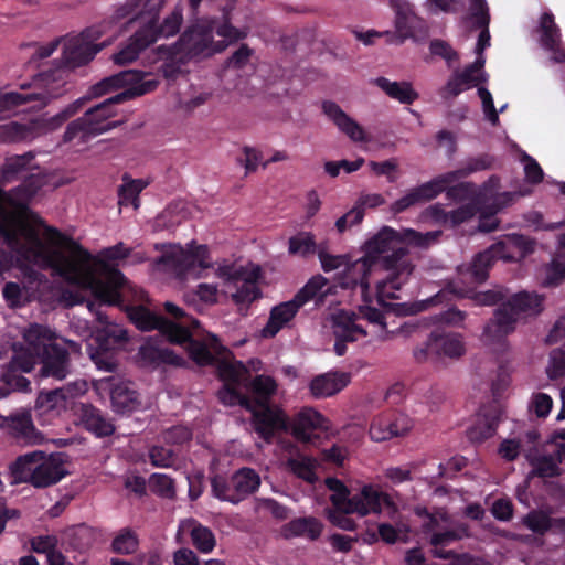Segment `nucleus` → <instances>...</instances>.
<instances>
[{"label": "nucleus", "instance_id": "64", "mask_svg": "<svg viewBox=\"0 0 565 565\" xmlns=\"http://www.w3.org/2000/svg\"><path fill=\"white\" fill-rule=\"evenodd\" d=\"M149 457L151 463L157 467H170L174 461L172 450L161 446L152 447Z\"/></svg>", "mask_w": 565, "mask_h": 565}, {"label": "nucleus", "instance_id": "46", "mask_svg": "<svg viewBox=\"0 0 565 565\" xmlns=\"http://www.w3.org/2000/svg\"><path fill=\"white\" fill-rule=\"evenodd\" d=\"M146 186L147 182L140 179L125 182L118 189V204L120 206L131 204L134 209L137 210L139 207L138 195Z\"/></svg>", "mask_w": 565, "mask_h": 565}, {"label": "nucleus", "instance_id": "12", "mask_svg": "<svg viewBox=\"0 0 565 565\" xmlns=\"http://www.w3.org/2000/svg\"><path fill=\"white\" fill-rule=\"evenodd\" d=\"M285 434L303 445L317 446L331 435V423L313 407L305 406L291 417L285 413Z\"/></svg>", "mask_w": 565, "mask_h": 565}, {"label": "nucleus", "instance_id": "27", "mask_svg": "<svg viewBox=\"0 0 565 565\" xmlns=\"http://www.w3.org/2000/svg\"><path fill=\"white\" fill-rule=\"evenodd\" d=\"M6 427L19 443L39 445L44 440L43 435L33 425L29 411H20L7 417Z\"/></svg>", "mask_w": 565, "mask_h": 565}, {"label": "nucleus", "instance_id": "28", "mask_svg": "<svg viewBox=\"0 0 565 565\" xmlns=\"http://www.w3.org/2000/svg\"><path fill=\"white\" fill-rule=\"evenodd\" d=\"M541 45L552 53L554 63H565V50L561 46V33L551 12H544L540 20Z\"/></svg>", "mask_w": 565, "mask_h": 565}, {"label": "nucleus", "instance_id": "13", "mask_svg": "<svg viewBox=\"0 0 565 565\" xmlns=\"http://www.w3.org/2000/svg\"><path fill=\"white\" fill-rule=\"evenodd\" d=\"M391 7L394 10V31H384L388 44L401 45L406 40L420 42L428 35L426 21L419 17L414 6L406 0H391Z\"/></svg>", "mask_w": 565, "mask_h": 565}, {"label": "nucleus", "instance_id": "7", "mask_svg": "<svg viewBox=\"0 0 565 565\" xmlns=\"http://www.w3.org/2000/svg\"><path fill=\"white\" fill-rule=\"evenodd\" d=\"M477 300L484 306L499 305L493 318L486 324L482 337L487 342L500 343L515 330L520 315L541 313L544 298L529 291H520L507 297L504 290H488L479 294Z\"/></svg>", "mask_w": 565, "mask_h": 565}, {"label": "nucleus", "instance_id": "24", "mask_svg": "<svg viewBox=\"0 0 565 565\" xmlns=\"http://www.w3.org/2000/svg\"><path fill=\"white\" fill-rule=\"evenodd\" d=\"M324 287H328L327 278L321 275L313 276L291 300L285 301V327L308 301L316 300L317 305L321 303L327 295Z\"/></svg>", "mask_w": 565, "mask_h": 565}, {"label": "nucleus", "instance_id": "48", "mask_svg": "<svg viewBox=\"0 0 565 565\" xmlns=\"http://www.w3.org/2000/svg\"><path fill=\"white\" fill-rule=\"evenodd\" d=\"M138 545L137 534L130 529H122L114 537L111 548L117 554L128 555L135 553Z\"/></svg>", "mask_w": 565, "mask_h": 565}, {"label": "nucleus", "instance_id": "59", "mask_svg": "<svg viewBox=\"0 0 565 565\" xmlns=\"http://www.w3.org/2000/svg\"><path fill=\"white\" fill-rule=\"evenodd\" d=\"M550 379L556 380L565 375V351L554 349L550 354V364L547 367Z\"/></svg>", "mask_w": 565, "mask_h": 565}, {"label": "nucleus", "instance_id": "54", "mask_svg": "<svg viewBox=\"0 0 565 565\" xmlns=\"http://www.w3.org/2000/svg\"><path fill=\"white\" fill-rule=\"evenodd\" d=\"M429 51L433 55L445 60L448 67H451L455 62L459 61L458 52L445 40H431L429 43Z\"/></svg>", "mask_w": 565, "mask_h": 565}, {"label": "nucleus", "instance_id": "30", "mask_svg": "<svg viewBox=\"0 0 565 565\" xmlns=\"http://www.w3.org/2000/svg\"><path fill=\"white\" fill-rule=\"evenodd\" d=\"M350 383V375L344 372L330 371L315 376L309 390L315 398H324L335 395Z\"/></svg>", "mask_w": 565, "mask_h": 565}, {"label": "nucleus", "instance_id": "58", "mask_svg": "<svg viewBox=\"0 0 565 565\" xmlns=\"http://www.w3.org/2000/svg\"><path fill=\"white\" fill-rule=\"evenodd\" d=\"M522 161L524 163L526 182L531 184L541 183L544 178V172L537 161L525 152L523 153Z\"/></svg>", "mask_w": 565, "mask_h": 565}, {"label": "nucleus", "instance_id": "33", "mask_svg": "<svg viewBox=\"0 0 565 565\" xmlns=\"http://www.w3.org/2000/svg\"><path fill=\"white\" fill-rule=\"evenodd\" d=\"M153 44V38H147L141 28H139L127 41V43L113 55L116 65H126L136 61L140 53Z\"/></svg>", "mask_w": 565, "mask_h": 565}, {"label": "nucleus", "instance_id": "18", "mask_svg": "<svg viewBox=\"0 0 565 565\" xmlns=\"http://www.w3.org/2000/svg\"><path fill=\"white\" fill-rule=\"evenodd\" d=\"M162 6V1L158 4V7H152L146 14L149 15L148 21H146L140 28L147 35V38L152 36L153 43L157 42L160 38H171L177 35L180 32V29L183 23V4L179 2L174 6L172 11L167 14L163 20L159 23V12Z\"/></svg>", "mask_w": 565, "mask_h": 565}, {"label": "nucleus", "instance_id": "35", "mask_svg": "<svg viewBox=\"0 0 565 565\" xmlns=\"http://www.w3.org/2000/svg\"><path fill=\"white\" fill-rule=\"evenodd\" d=\"M467 535L468 530L466 526L431 533L429 543L433 546V555L437 558H451L455 555V551L445 550V547Z\"/></svg>", "mask_w": 565, "mask_h": 565}, {"label": "nucleus", "instance_id": "10", "mask_svg": "<svg viewBox=\"0 0 565 565\" xmlns=\"http://www.w3.org/2000/svg\"><path fill=\"white\" fill-rule=\"evenodd\" d=\"M63 454L46 455L36 450L20 456L14 463L15 478L35 488H46L57 483L67 475Z\"/></svg>", "mask_w": 565, "mask_h": 565}, {"label": "nucleus", "instance_id": "9", "mask_svg": "<svg viewBox=\"0 0 565 565\" xmlns=\"http://www.w3.org/2000/svg\"><path fill=\"white\" fill-rule=\"evenodd\" d=\"M70 75L71 72L58 64L36 74L31 82L20 84L21 92L0 94V114L30 103H35L34 108L45 107L52 99L66 93Z\"/></svg>", "mask_w": 565, "mask_h": 565}, {"label": "nucleus", "instance_id": "2", "mask_svg": "<svg viewBox=\"0 0 565 565\" xmlns=\"http://www.w3.org/2000/svg\"><path fill=\"white\" fill-rule=\"evenodd\" d=\"M43 222L24 203L0 189V233L19 260L53 271L83 288V246L57 230L44 226L45 244L36 226Z\"/></svg>", "mask_w": 565, "mask_h": 565}, {"label": "nucleus", "instance_id": "6", "mask_svg": "<svg viewBox=\"0 0 565 565\" xmlns=\"http://www.w3.org/2000/svg\"><path fill=\"white\" fill-rule=\"evenodd\" d=\"M492 163L493 158L489 154L472 158L466 167L437 175L433 180L411 189L392 204L391 210L395 214L402 213L412 206L434 200L443 192H446L449 200H466L475 192L473 184L471 182L455 183L473 172L490 169Z\"/></svg>", "mask_w": 565, "mask_h": 565}, {"label": "nucleus", "instance_id": "11", "mask_svg": "<svg viewBox=\"0 0 565 565\" xmlns=\"http://www.w3.org/2000/svg\"><path fill=\"white\" fill-rule=\"evenodd\" d=\"M215 275L224 282L223 292L238 306H248L259 297L257 280L260 267L255 264L238 266L224 262L218 264Z\"/></svg>", "mask_w": 565, "mask_h": 565}, {"label": "nucleus", "instance_id": "60", "mask_svg": "<svg viewBox=\"0 0 565 565\" xmlns=\"http://www.w3.org/2000/svg\"><path fill=\"white\" fill-rule=\"evenodd\" d=\"M348 455V448L339 444H333L330 448L321 450L322 460L337 467L343 466Z\"/></svg>", "mask_w": 565, "mask_h": 565}, {"label": "nucleus", "instance_id": "51", "mask_svg": "<svg viewBox=\"0 0 565 565\" xmlns=\"http://www.w3.org/2000/svg\"><path fill=\"white\" fill-rule=\"evenodd\" d=\"M426 9L431 14H457L465 10L463 0H426Z\"/></svg>", "mask_w": 565, "mask_h": 565}, {"label": "nucleus", "instance_id": "34", "mask_svg": "<svg viewBox=\"0 0 565 565\" xmlns=\"http://www.w3.org/2000/svg\"><path fill=\"white\" fill-rule=\"evenodd\" d=\"M373 83L390 98L404 105H412L419 97L412 83L407 81L393 82L386 77L380 76L375 78Z\"/></svg>", "mask_w": 565, "mask_h": 565}, {"label": "nucleus", "instance_id": "31", "mask_svg": "<svg viewBox=\"0 0 565 565\" xmlns=\"http://www.w3.org/2000/svg\"><path fill=\"white\" fill-rule=\"evenodd\" d=\"M78 417L84 427L98 437L110 436L115 431L111 420L106 418L98 408L90 404L79 405Z\"/></svg>", "mask_w": 565, "mask_h": 565}, {"label": "nucleus", "instance_id": "49", "mask_svg": "<svg viewBox=\"0 0 565 565\" xmlns=\"http://www.w3.org/2000/svg\"><path fill=\"white\" fill-rule=\"evenodd\" d=\"M212 491L214 495L223 501L231 503H238L237 492L233 489L234 482L232 477L226 479L221 476H215L211 480Z\"/></svg>", "mask_w": 565, "mask_h": 565}, {"label": "nucleus", "instance_id": "45", "mask_svg": "<svg viewBox=\"0 0 565 565\" xmlns=\"http://www.w3.org/2000/svg\"><path fill=\"white\" fill-rule=\"evenodd\" d=\"M33 131L31 124L8 121L0 125V141H24Z\"/></svg>", "mask_w": 565, "mask_h": 565}, {"label": "nucleus", "instance_id": "61", "mask_svg": "<svg viewBox=\"0 0 565 565\" xmlns=\"http://www.w3.org/2000/svg\"><path fill=\"white\" fill-rule=\"evenodd\" d=\"M260 160L262 157L256 148L249 146L244 147L242 156L237 158V162L244 166L246 174L256 171Z\"/></svg>", "mask_w": 565, "mask_h": 565}, {"label": "nucleus", "instance_id": "5", "mask_svg": "<svg viewBox=\"0 0 565 565\" xmlns=\"http://www.w3.org/2000/svg\"><path fill=\"white\" fill-rule=\"evenodd\" d=\"M164 309L175 321L158 316L142 306L129 308L128 316L136 327L142 331L159 330L171 343H186V350L196 364L211 363L214 354L222 349L217 338L209 335L203 341L191 339L189 329L190 327L196 328L199 321L188 317L180 307L172 302H166Z\"/></svg>", "mask_w": 565, "mask_h": 565}, {"label": "nucleus", "instance_id": "21", "mask_svg": "<svg viewBox=\"0 0 565 565\" xmlns=\"http://www.w3.org/2000/svg\"><path fill=\"white\" fill-rule=\"evenodd\" d=\"M465 353V344L457 333L434 331L424 348L417 349L414 356L418 362L425 361L429 355L460 358Z\"/></svg>", "mask_w": 565, "mask_h": 565}, {"label": "nucleus", "instance_id": "23", "mask_svg": "<svg viewBox=\"0 0 565 565\" xmlns=\"http://www.w3.org/2000/svg\"><path fill=\"white\" fill-rule=\"evenodd\" d=\"M154 58V74L162 76L166 79H175L183 65L189 60L173 45H159L153 52ZM146 75L153 74V72H145Z\"/></svg>", "mask_w": 565, "mask_h": 565}, {"label": "nucleus", "instance_id": "47", "mask_svg": "<svg viewBox=\"0 0 565 565\" xmlns=\"http://www.w3.org/2000/svg\"><path fill=\"white\" fill-rule=\"evenodd\" d=\"M523 524L533 533L544 535L555 524V520L541 510H532L523 518Z\"/></svg>", "mask_w": 565, "mask_h": 565}, {"label": "nucleus", "instance_id": "57", "mask_svg": "<svg viewBox=\"0 0 565 565\" xmlns=\"http://www.w3.org/2000/svg\"><path fill=\"white\" fill-rule=\"evenodd\" d=\"M282 328V303L275 306L271 309L270 317L266 326L262 329L260 335L263 338L275 337Z\"/></svg>", "mask_w": 565, "mask_h": 565}, {"label": "nucleus", "instance_id": "37", "mask_svg": "<svg viewBox=\"0 0 565 565\" xmlns=\"http://www.w3.org/2000/svg\"><path fill=\"white\" fill-rule=\"evenodd\" d=\"M317 467V460L307 455L289 457L285 461V469L287 468L294 476L310 484L316 483L318 480Z\"/></svg>", "mask_w": 565, "mask_h": 565}, {"label": "nucleus", "instance_id": "63", "mask_svg": "<svg viewBox=\"0 0 565 565\" xmlns=\"http://www.w3.org/2000/svg\"><path fill=\"white\" fill-rule=\"evenodd\" d=\"M553 407V399L545 393H536L532 397L531 408L537 417H546Z\"/></svg>", "mask_w": 565, "mask_h": 565}, {"label": "nucleus", "instance_id": "16", "mask_svg": "<svg viewBox=\"0 0 565 565\" xmlns=\"http://www.w3.org/2000/svg\"><path fill=\"white\" fill-rule=\"evenodd\" d=\"M385 507L388 514L397 513L398 507L391 494L379 490L373 484H365L360 492L351 497V503L347 513H356L361 516L380 514Z\"/></svg>", "mask_w": 565, "mask_h": 565}, {"label": "nucleus", "instance_id": "8", "mask_svg": "<svg viewBox=\"0 0 565 565\" xmlns=\"http://www.w3.org/2000/svg\"><path fill=\"white\" fill-rule=\"evenodd\" d=\"M247 33L231 23L227 13L222 21L194 23L188 26L173 45L190 61L200 55L220 53L231 43L245 39Z\"/></svg>", "mask_w": 565, "mask_h": 565}, {"label": "nucleus", "instance_id": "43", "mask_svg": "<svg viewBox=\"0 0 565 565\" xmlns=\"http://www.w3.org/2000/svg\"><path fill=\"white\" fill-rule=\"evenodd\" d=\"M140 353L145 360L156 364L164 363L181 365L182 363V358L178 356L172 350L168 348H159L147 344L141 348Z\"/></svg>", "mask_w": 565, "mask_h": 565}, {"label": "nucleus", "instance_id": "44", "mask_svg": "<svg viewBox=\"0 0 565 565\" xmlns=\"http://www.w3.org/2000/svg\"><path fill=\"white\" fill-rule=\"evenodd\" d=\"M66 401L60 388L41 392L35 402V408L42 413L55 412L60 413L66 408Z\"/></svg>", "mask_w": 565, "mask_h": 565}, {"label": "nucleus", "instance_id": "17", "mask_svg": "<svg viewBox=\"0 0 565 565\" xmlns=\"http://www.w3.org/2000/svg\"><path fill=\"white\" fill-rule=\"evenodd\" d=\"M97 387L110 395L113 411L118 414L136 412L141 407V401L134 384L119 377L107 376L97 381Z\"/></svg>", "mask_w": 565, "mask_h": 565}, {"label": "nucleus", "instance_id": "41", "mask_svg": "<svg viewBox=\"0 0 565 565\" xmlns=\"http://www.w3.org/2000/svg\"><path fill=\"white\" fill-rule=\"evenodd\" d=\"M323 524L320 520L308 516L299 518L291 521L288 525V531L296 536H303L311 541L317 540L322 532Z\"/></svg>", "mask_w": 565, "mask_h": 565}, {"label": "nucleus", "instance_id": "19", "mask_svg": "<svg viewBox=\"0 0 565 565\" xmlns=\"http://www.w3.org/2000/svg\"><path fill=\"white\" fill-rule=\"evenodd\" d=\"M97 38L93 35L92 29H87L83 31L79 36L71 39L64 45L61 65L72 72L76 67L88 64L103 49V45L93 42Z\"/></svg>", "mask_w": 565, "mask_h": 565}, {"label": "nucleus", "instance_id": "25", "mask_svg": "<svg viewBox=\"0 0 565 565\" xmlns=\"http://www.w3.org/2000/svg\"><path fill=\"white\" fill-rule=\"evenodd\" d=\"M321 109L323 115H326L350 141H366L363 127L350 117L335 102L323 100Z\"/></svg>", "mask_w": 565, "mask_h": 565}, {"label": "nucleus", "instance_id": "55", "mask_svg": "<svg viewBox=\"0 0 565 565\" xmlns=\"http://www.w3.org/2000/svg\"><path fill=\"white\" fill-rule=\"evenodd\" d=\"M33 159L32 152H26L22 156H13L7 158L2 166V174L6 179L12 178L14 174L24 170Z\"/></svg>", "mask_w": 565, "mask_h": 565}, {"label": "nucleus", "instance_id": "26", "mask_svg": "<svg viewBox=\"0 0 565 565\" xmlns=\"http://www.w3.org/2000/svg\"><path fill=\"white\" fill-rule=\"evenodd\" d=\"M502 412L495 406L481 409L475 423L467 429V437L473 444H481L491 438L501 422Z\"/></svg>", "mask_w": 565, "mask_h": 565}, {"label": "nucleus", "instance_id": "20", "mask_svg": "<svg viewBox=\"0 0 565 565\" xmlns=\"http://www.w3.org/2000/svg\"><path fill=\"white\" fill-rule=\"evenodd\" d=\"M65 344L68 345V349L57 343L38 359L42 364L40 370L42 376L63 381L71 374L70 351L79 353L81 347L71 340L65 341Z\"/></svg>", "mask_w": 565, "mask_h": 565}, {"label": "nucleus", "instance_id": "52", "mask_svg": "<svg viewBox=\"0 0 565 565\" xmlns=\"http://www.w3.org/2000/svg\"><path fill=\"white\" fill-rule=\"evenodd\" d=\"M391 423L386 413L375 416L370 425L369 435L373 441L381 443L393 438Z\"/></svg>", "mask_w": 565, "mask_h": 565}, {"label": "nucleus", "instance_id": "42", "mask_svg": "<svg viewBox=\"0 0 565 565\" xmlns=\"http://www.w3.org/2000/svg\"><path fill=\"white\" fill-rule=\"evenodd\" d=\"M326 487L333 493L330 495V501L333 508L347 512L351 503L350 490L348 487L335 477H328L324 481Z\"/></svg>", "mask_w": 565, "mask_h": 565}, {"label": "nucleus", "instance_id": "39", "mask_svg": "<svg viewBox=\"0 0 565 565\" xmlns=\"http://www.w3.org/2000/svg\"><path fill=\"white\" fill-rule=\"evenodd\" d=\"M234 482L233 489L237 492L238 501H243L249 494L254 493L259 484V476L250 468H242L232 475Z\"/></svg>", "mask_w": 565, "mask_h": 565}, {"label": "nucleus", "instance_id": "14", "mask_svg": "<svg viewBox=\"0 0 565 565\" xmlns=\"http://www.w3.org/2000/svg\"><path fill=\"white\" fill-rule=\"evenodd\" d=\"M158 264L174 270L179 276L192 275L194 278H204L203 270L212 266L206 246L200 245L184 249L175 245L166 250Z\"/></svg>", "mask_w": 565, "mask_h": 565}, {"label": "nucleus", "instance_id": "36", "mask_svg": "<svg viewBox=\"0 0 565 565\" xmlns=\"http://www.w3.org/2000/svg\"><path fill=\"white\" fill-rule=\"evenodd\" d=\"M470 19L473 20L475 26L481 29L478 36L476 52L481 54L488 46H490V13L486 0H481L478 4L470 3Z\"/></svg>", "mask_w": 565, "mask_h": 565}, {"label": "nucleus", "instance_id": "22", "mask_svg": "<svg viewBox=\"0 0 565 565\" xmlns=\"http://www.w3.org/2000/svg\"><path fill=\"white\" fill-rule=\"evenodd\" d=\"M332 333L334 335V352L342 356L347 352V344L366 335L365 329L358 323L354 312L339 310L332 315Z\"/></svg>", "mask_w": 565, "mask_h": 565}, {"label": "nucleus", "instance_id": "53", "mask_svg": "<svg viewBox=\"0 0 565 565\" xmlns=\"http://www.w3.org/2000/svg\"><path fill=\"white\" fill-rule=\"evenodd\" d=\"M387 420L391 423L390 427L394 437H402L408 434L414 427L413 419L399 412H388L386 413Z\"/></svg>", "mask_w": 565, "mask_h": 565}, {"label": "nucleus", "instance_id": "38", "mask_svg": "<svg viewBox=\"0 0 565 565\" xmlns=\"http://www.w3.org/2000/svg\"><path fill=\"white\" fill-rule=\"evenodd\" d=\"M320 247L316 242L315 235L310 232H299L288 241L289 254L303 259L318 254Z\"/></svg>", "mask_w": 565, "mask_h": 565}, {"label": "nucleus", "instance_id": "56", "mask_svg": "<svg viewBox=\"0 0 565 565\" xmlns=\"http://www.w3.org/2000/svg\"><path fill=\"white\" fill-rule=\"evenodd\" d=\"M149 486L154 493L164 498H173L175 492L173 480L167 475L153 473L150 477Z\"/></svg>", "mask_w": 565, "mask_h": 565}, {"label": "nucleus", "instance_id": "50", "mask_svg": "<svg viewBox=\"0 0 565 565\" xmlns=\"http://www.w3.org/2000/svg\"><path fill=\"white\" fill-rule=\"evenodd\" d=\"M565 280V262L559 257L553 258L545 267L542 285L546 288L557 287Z\"/></svg>", "mask_w": 565, "mask_h": 565}, {"label": "nucleus", "instance_id": "29", "mask_svg": "<svg viewBox=\"0 0 565 565\" xmlns=\"http://www.w3.org/2000/svg\"><path fill=\"white\" fill-rule=\"evenodd\" d=\"M186 536L201 553H210L216 544L213 532L194 519H185L180 522L178 537L183 540Z\"/></svg>", "mask_w": 565, "mask_h": 565}, {"label": "nucleus", "instance_id": "40", "mask_svg": "<svg viewBox=\"0 0 565 565\" xmlns=\"http://www.w3.org/2000/svg\"><path fill=\"white\" fill-rule=\"evenodd\" d=\"M494 256L490 250L478 253L468 267L467 274L475 284H482L489 277V269L494 263Z\"/></svg>", "mask_w": 565, "mask_h": 565}, {"label": "nucleus", "instance_id": "3", "mask_svg": "<svg viewBox=\"0 0 565 565\" xmlns=\"http://www.w3.org/2000/svg\"><path fill=\"white\" fill-rule=\"evenodd\" d=\"M221 348L211 362L213 364L218 361L217 371L225 382L218 392L220 401L227 406L241 405L250 411L255 430L262 438L269 440L282 428L281 411L269 406L270 397L277 390L276 382L267 375H257L248 382V369L239 361L227 360L225 348Z\"/></svg>", "mask_w": 565, "mask_h": 565}, {"label": "nucleus", "instance_id": "1", "mask_svg": "<svg viewBox=\"0 0 565 565\" xmlns=\"http://www.w3.org/2000/svg\"><path fill=\"white\" fill-rule=\"evenodd\" d=\"M431 239V233L422 234L415 230H405L401 234L388 226H384L374 237L365 243L364 257L348 267L343 285L352 289L360 287L362 295L365 297L370 289L369 277L374 266L381 265L388 271V275L376 281V302L381 309L369 305L360 306L359 313L361 318L385 329V313L405 317L416 315L428 307L448 302L451 300V295L460 298L473 297V290L457 288L452 284L420 303L387 302V299L398 298L396 291L408 280L414 269L407 257L408 249L404 243L417 247H426Z\"/></svg>", "mask_w": 565, "mask_h": 565}, {"label": "nucleus", "instance_id": "32", "mask_svg": "<svg viewBox=\"0 0 565 565\" xmlns=\"http://www.w3.org/2000/svg\"><path fill=\"white\" fill-rule=\"evenodd\" d=\"M430 211L431 216L438 223L445 226L456 227L475 217L479 212V207L476 203L470 202L455 210L446 211L440 204H436L430 207Z\"/></svg>", "mask_w": 565, "mask_h": 565}, {"label": "nucleus", "instance_id": "15", "mask_svg": "<svg viewBox=\"0 0 565 565\" xmlns=\"http://www.w3.org/2000/svg\"><path fill=\"white\" fill-rule=\"evenodd\" d=\"M23 338L25 350L17 353L11 361L12 369L22 372L32 371L38 359L58 343L56 334L49 327L38 323L31 324L23 332Z\"/></svg>", "mask_w": 565, "mask_h": 565}, {"label": "nucleus", "instance_id": "4", "mask_svg": "<svg viewBox=\"0 0 565 565\" xmlns=\"http://www.w3.org/2000/svg\"><path fill=\"white\" fill-rule=\"evenodd\" d=\"M145 76L146 73L143 71L125 70L107 76L90 86L87 94L83 97L85 103L120 88L125 89L90 107L83 117L70 122L62 141H73L76 138L85 141L115 127L116 122L108 121L107 119L115 115L114 107L116 105L149 94L159 86V79H143Z\"/></svg>", "mask_w": 565, "mask_h": 565}, {"label": "nucleus", "instance_id": "62", "mask_svg": "<svg viewBox=\"0 0 565 565\" xmlns=\"http://www.w3.org/2000/svg\"><path fill=\"white\" fill-rule=\"evenodd\" d=\"M162 438L170 444H183L192 438V431L186 426L178 425L164 430Z\"/></svg>", "mask_w": 565, "mask_h": 565}]
</instances>
